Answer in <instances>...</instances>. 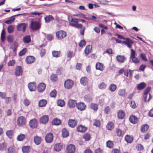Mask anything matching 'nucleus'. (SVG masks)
Returning <instances> with one entry per match:
<instances>
[{
  "mask_svg": "<svg viewBox=\"0 0 153 153\" xmlns=\"http://www.w3.org/2000/svg\"><path fill=\"white\" fill-rule=\"evenodd\" d=\"M56 37L59 39H64L67 36L66 32L63 30H59L56 31Z\"/></svg>",
  "mask_w": 153,
  "mask_h": 153,
  "instance_id": "obj_1",
  "label": "nucleus"
},
{
  "mask_svg": "<svg viewBox=\"0 0 153 153\" xmlns=\"http://www.w3.org/2000/svg\"><path fill=\"white\" fill-rule=\"evenodd\" d=\"M74 84V81L72 80L68 79L64 82V85L65 87L67 89H71Z\"/></svg>",
  "mask_w": 153,
  "mask_h": 153,
  "instance_id": "obj_2",
  "label": "nucleus"
},
{
  "mask_svg": "<svg viewBox=\"0 0 153 153\" xmlns=\"http://www.w3.org/2000/svg\"><path fill=\"white\" fill-rule=\"evenodd\" d=\"M26 123V119L23 116L19 117L17 120V123L19 126H23Z\"/></svg>",
  "mask_w": 153,
  "mask_h": 153,
  "instance_id": "obj_3",
  "label": "nucleus"
},
{
  "mask_svg": "<svg viewBox=\"0 0 153 153\" xmlns=\"http://www.w3.org/2000/svg\"><path fill=\"white\" fill-rule=\"evenodd\" d=\"M23 69L20 66H16L15 68V74L16 76H21L22 74Z\"/></svg>",
  "mask_w": 153,
  "mask_h": 153,
  "instance_id": "obj_4",
  "label": "nucleus"
},
{
  "mask_svg": "<svg viewBox=\"0 0 153 153\" xmlns=\"http://www.w3.org/2000/svg\"><path fill=\"white\" fill-rule=\"evenodd\" d=\"M27 26V25L25 23H21L18 25L17 27V29L19 31H22L24 32Z\"/></svg>",
  "mask_w": 153,
  "mask_h": 153,
  "instance_id": "obj_5",
  "label": "nucleus"
},
{
  "mask_svg": "<svg viewBox=\"0 0 153 153\" xmlns=\"http://www.w3.org/2000/svg\"><path fill=\"white\" fill-rule=\"evenodd\" d=\"M76 107L78 110L80 111H83L85 109L86 105L85 103L83 102H80L77 103Z\"/></svg>",
  "mask_w": 153,
  "mask_h": 153,
  "instance_id": "obj_6",
  "label": "nucleus"
},
{
  "mask_svg": "<svg viewBox=\"0 0 153 153\" xmlns=\"http://www.w3.org/2000/svg\"><path fill=\"white\" fill-rule=\"evenodd\" d=\"M68 153H74L75 151V147L73 144L68 145L66 148Z\"/></svg>",
  "mask_w": 153,
  "mask_h": 153,
  "instance_id": "obj_7",
  "label": "nucleus"
},
{
  "mask_svg": "<svg viewBox=\"0 0 153 153\" xmlns=\"http://www.w3.org/2000/svg\"><path fill=\"white\" fill-rule=\"evenodd\" d=\"M53 135L51 133L47 134L45 137V140L46 142L48 143H50L53 140Z\"/></svg>",
  "mask_w": 153,
  "mask_h": 153,
  "instance_id": "obj_8",
  "label": "nucleus"
},
{
  "mask_svg": "<svg viewBox=\"0 0 153 153\" xmlns=\"http://www.w3.org/2000/svg\"><path fill=\"white\" fill-rule=\"evenodd\" d=\"M31 28L33 30L38 29V22L37 21H31L30 25Z\"/></svg>",
  "mask_w": 153,
  "mask_h": 153,
  "instance_id": "obj_9",
  "label": "nucleus"
},
{
  "mask_svg": "<svg viewBox=\"0 0 153 153\" xmlns=\"http://www.w3.org/2000/svg\"><path fill=\"white\" fill-rule=\"evenodd\" d=\"M29 123L30 127L33 128H36L38 125L37 120L35 119L31 120Z\"/></svg>",
  "mask_w": 153,
  "mask_h": 153,
  "instance_id": "obj_10",
  "label": "nucleus"
},
{
  "mask_svg": "<svg viewBox=\"0 0 153 153\" xmlns=\"http://www.w3.org/2000/svg\"><path fill=\"white\" fill-rule=\"evenodd\" d=\"M35 58L33 56H29L25 58V61L28 64H31L34 62Z\"/></svg>",
  "mask_w": 153,
  "mask_h": 153,
  "instance_id": "obj_11",
  "label": "nucleus"
},
{
  "mask_svg": "<svg viewBox=\"0 0 153 153\" xmlns=\"http://www.w3.org/2000/svg\"><path fill=\"white\" fill-rule=\"evenodd\" d=\"M49 117L48 115L43 116L40 119V122L41 123L45 124L48 122Z\"/></svg>",
  "mask_w": 153,
  "mask_h": 153,
  "instance_id": "obj_12",
  "label": "nucleus"
},
{
  "mask_svg": "<svg viewBox=\"0 0 153 153\" xmlns=\"http://www.w3.org/2000/svg\"><path fill=\"white\" fill-rule=\"evenodd\" d=\"M76 104V100L70 99L68 101V105L70 108H72L75 107Z\"/></svg>",
  "mask_w": 153,
  "mask_h": 153,
  "instance_id": "obj_13",
  "label": "nucleus"
},
{
  "mask_svg": "<svg viewBox=\"0 0 153 153\" xmlns=\"http://www.w3.org/2000/svg\"><path fill=\"white\" fill-rule=\"evenodd\" d=\"M115 133L117 136L120 137H123L124 134V132L118 128L116 129Z\"/></svg>",
  "mask_w": 153,
  "mask_h": 153,
  "instance_id": "obj_14",
  "label": "nucleus"
},
{
  "mask_svg": "<svg viewBox=\"0 0 153 153\" xmlns=\"http://www.w3.org/2000/svg\"><path fill=\"white\" fill-rule=\"evenodd\" d=\"M28 87L30 91H34L36 89V83L34 82H30L28 85Z\"/></svg>",
  "mask_w": 153,
  "mask_h": 153,
  "instance_id": "obj_15",
  "label": "nucleus"
},
{
  "mask_svg": "<svg viewBox=\"0 0 153 153\" xmlns=\"http://www.w3.org/2000/svg\"><path fill=\"white\" fill-rule=\"evenodd\" d=\"M68 125L71 128H74L77 125V121L75 120L70 119L68 121Z\"/></svg>",
  "mask_w": 153,
  "mask_h": 153,
  "instance_id": "obj_16",
  "label": "nucleus"
},
{
  "mask_svg": "<svg viewBox=\"0 0 153 153\" xmlns=\"http://www.w3.org/2000/svg\"><path fill=\"white\" fill-rule=\"evenodd\" d=\"M117 60L120 63H123L126 60V58L123 55H117L116 57Z\"/></svg>",
  "mask_w": 153,
  "mask_h": 153,
  "instance_id": "obj_17",
  "label": "nucleus"
},
{
  "mask_svg": "<svg viewBox=\"0 0 153 153\" xmlns=\"http://www.w3.org/2000/svg\"><path fill=\"white\" fill-rule=\"evenodd\" d=\"M77 130L78 132H84L87 129V128L82 125H79L77 127Z\"/></svg>",
  "mask_w": 153,
  "mask_h": 153,
  "instance_id": "obj_18",
  "label": "nucleus"
},
{
  "mask_svg": "<svg viewBox=\"0 0 153 153\" xmlns=\"http://www.w3.org/2000/svg\"><path fill=\"white\" fill-rule=\"evenodd\" d=\"M125 140L128 143H131L133 140V137L128 135L125 136Z\"/></svg>",
  "mask_w": 153,
  "mask_h": 153,
  "instance_id": "obj_19",
  "label": "nucleus"
},
{
  "mask_svg": "<svg viewBox=\"0 0 153 153\" xmlns=\"http://www.w3.org/2000/svg\"><path fill=\"white\" fill-rule=\"evenodd\" d=\"M96 68L97 70L102 71L104 70V66L102 64L98 62L96 64Z\"/></svg>",
  "mask_w": 153,
  "mask_h": 153,
  "instance_id": "obj_20",
  "label": "nucleus"
},
{
  "mask_svg": "<svg viewBox=\"0 0 153 153\" xmlns=\"http://www.w3.org/2000/svg\"><path fill=\"white\" fill-rule=\"evenodd\" d=\"M46 87V84L43 82L39 84V92H42L45 89Z\"/></svg>",
  "mask_w": 153,
  "mask_h": 153,
  "instance_id": "obj_21",
  "label": "nucleus"
},
{
  "mask_svg": "<svg viewBox=\"0 0 153 153\" xmlns=\"http://www.w3.org/2000/svg\"><path fill=\"white\" fill-rule=\"evenodd\" d=\"M129 120L131 123L134 124L137 122L138 119L135 116L132 115L130 117Z\"/></svg>",
  "mask_w": 153,
  "mask_h": 153,
  "instance_id": "obj_22",
  "label": "nucleus"
},
{
  "mask_svg": "<svg viewBox=\"0 0 153 153\" xmlns=\"http://www.w3.org/2000/svg\"><path fill=\"white\" fill-rule=\"evenodd\" d=\"M146 86V84L144 82H141L137 86V89L139 90L143 89Z\"/></svg>",
  "mask_w": 153,
  "mask_h": 153,
  "instance_id": "obj_23",
  "label": "nucleus"
},
{
  "mask_svg": "<svg viewBox=\"0 0 153 153\" xmlns=\"http://www.w3.org/2000/svg\"><path fill=\"white\" fill-rule=\"evenodd\" d=\"M126 41H124L123 43L126 44L129 48H131V46L130 44H133L134 42L131 40L130 39L128 38H126Z\"/></svg>",
  "mask_w": 153,
  "mask_h": 153,
  "instance_id": "obj_24",
  "label": "nucleus"
},
{
  "mask_svg": "<svg viewBox=\"0 0 153 153\" xmlns=\"http://www.w3.org/2000/svg\"><path fill=\"white\" fill-rule=\"evenodd\" d=\"M114 124L113 122L111 121L109 122L106 126V128L109 130H112L114 128Z\"/></svg>",
  "mask_w": 153,
  "mask_h": 153,
  "instance_id": "obj_25",
  "label": "nucleus"
},
{
  "mask_svg": "<svg viewBox=\"0 0 153 153\" xmlns=\"http://www.w3.org/2000/svg\"><path fill=\"white\" fill-rule=\"evenodd\" d=\"M80 82L83 85H85L87 83V79L86 77H82L80 79Z\"/></svg>",
  "mask_w": 153,
  "mask_h": 153,
  "instance_id": "obj_26",
  "label": "nucleus"
},
{
  "mask_svg": "<svg viewBox=\"0 0 153 153\" xmlns=\"http://www.w3.org/2000/svg\"><path fill=\"white\" fill-rule=\"evenodd\" d=\"M77 23H70V25L71 26L76 28H81L82 27V25L81 24H78Z\"/></svg>",
  "mask_w": 153,
  "mask_h": 153,
  "instance_id": "obj_27",
  "label": "nucleus"
},
{
  "mask_svg": "<svg viewBox=\"0 0 153 153\" xmlns=\"http://www.w3.org/2000/svg\"><path fill=\"white\" fill-rule=\"evenodd\" d=\"M91 46L87 45L86 46L84 50V52L86 55H88L91 51Z\"/></svg>",
  "mask_w": 153,
  "mask_h": 153,
  "instance_id": "obj_28",
  "label": "nucleus"
},
{
  "mask_svg": "<svg viewBox=\"0 0 153 153\" xmlns=\"http://www.w3.org/2000/svg\"><path fill=\"white\" fill-rule=\"evenodd\" d=\"M62 134L63 137H66L69 136V131L66 128H64L62 130Z\"/></svg>",
  "mask_w": 153,
  "mask_h": 153,
  "instance_id": "obj_29",
  "label": "nucleus"
},
{
  "mask_svg": "<svg viewBox=\"0 0 153 153\" xmlns=\"http://www.w3.org/2000/svg\"><path fill=\"white\" fill-rule=\"evenodd\" d=\"M118 117L120 119H123L125 117V113L122 110H120L117 113Z\"/></svg>",
  "mask_w": 153,
  "mask_h": 153,
  "instance_id": "obj_30",
  "label": "nucleus"
},
{
  "mask_svg": "<svg viewBox=\"0 0 153 153\" xmlns=\"http://www.w3.org/2000/svg\"><path fill=\"white\" fill-rule=\"evenodd\" d=\"M47 103V101L46 100L42 99L39 101V106L43 107L45 106Z\"/></svg>",
  "mask_w": 153,
  "mask_h": 153,
  "instance_id": "obj_31",
  "label": "nucleus"
},
{
  "mask_svg": "<svg viewBox=\"0 0 153 153\" xmlns=\"http://www.w3.org/2000/svg\"><path fill=\"white\" fill-rule=\"evenodd\" d=\"M149 126L147 124L143 125L141 128V131L142 133H145L148 129Z\"/></svg>",
  "mask_w": 153,
  "mask_h": 153,
  "instance_id": "obj_32",
  "label": "nucleus"
},
{
  "mask_svg": "<svg viewBox=\"0 0 153 153\" xmlns=\"http://www.w3.org/2000/svg\"><path fill=\"white\" fill-rule=\"evenodd\" d=\"M23 42L25 43H28L31 42L30 36V35H27L23 38Z\"/></svg>",
  "mask_w": 153,
  "mask_h": 153,
  "instance_id": "obj_33",
  "label": "nucleus"
},
{
  "mask_svg": "<svg viewBox=\"0 0 153 153\" xmlns=\"http://www.w3.org/2000/svg\"><path fill=\"white\" fill-rule=\"evenodd\" d=\"M62 146L60 143L56 144L54 146V149L57 152L60 151L62 149Z\"/></svg>",
  "mask_w": 153,
  "mask_h": 153,
  "instance_id": "obj_34",
  "label": "nucleus"
},
{
  "mask_svg": "<svg viewBox=\"0 0 153 153\" xmlns=\"http://www.w3.org/2000/svg\"><path fill=\"white\" fill-rule=\"evenodd\" d=\"M45 21L47 22H49L52 20H54V18L51 15H49L46 16L45 18Z\"/></svg>",
  "mask_w": 153,
  "mask_h": 153,
  "instance_id": "obj_35",
  "label": "nucleus"
},
{
  "mask_svg": "<svg viewBox=\"0 0 153 153\" xmlns=\"http://www.w3.org/2000/svg\"><path fill=\"white\" fill-rule=\"evenodd\" d=\"M61 123V120L57 118L53 119L52 122V124L54 125H59Z\"/></svg>",
  "mask_w": 153,
  "mask_h": 153,
  "instance_id": "obj_36",
  "label": "nucleus"
},
{
  "mask_svg": "<svg viewBox=\"0 0 153 153\" xmlns=\"http://www.w3.org/2000/svg\"><path fill=\"white\" fill-rule=\"evenodd\" d=\"M52 54L53 56L55 57H59L61 55V52L60 51H52Z\"/></svg>",
  "mask_w": 153,
  "mask_h": 153,
  "instance_id": "obj_37",
  "label": "nucleus"
},
{
  "mask_svg": "<svg viewBox=\"0 0 153 153\" xmlns=\"http://www.w3.org/2000/svg\"><path fill=\"white\" fill-rule=\"evenodd\" d=\"M90 108L94 111H97L98 109V105L97 104L91 103L90 105Z\"/></svg>",
  "mask_w": 153,
  "mask_h": 153,
  "instance_id": "obj_38",
  "label": "nucleus"
},
{
  "mask_svg": "<svg viewBox=\"0 0 153 153\" xmlns=\"http://www.w3.org/2000/svg\"><path fill=\"white\" fill-rule=\"evenodd\" d=\"M25 134H21L18 136L17 139L18 141H22L25 139Z\"/></svg>",
  "mask_w": 153,
  "mask_h": 153,
  "instance_id": "obj_39",
  "label": "nucleus"
},
{
  "mask_svg": "<svg viewBox=\"0 0 153 153\" xmlns=\"http://www.w3.org/2000/svg\"><path fill=\"white\" fill-rule=\"evenodd\" d=\"M30 147L26 146L22 148V151L23 153H28L30 152Z\"/></svg>",
  "mask_w": 153,
  "mask_h": 153,
  "instance_id": "obj_40",
  "label": "nucleus"
},
{
  "mask_svg": "<svg viewBox=\"0 0 153 153\" xmlns=\"http://www.w3.org/2000/svg\"><path fill=\"white\" fill-rule=\"evenodd\" d=\"M68 20L70 21L71 23H77L78 22V19H73L72 17H70L69 16H68Z\"/></svg>",
  "mask_w": 153,
  "mask_h": 153,
  "instance_id": "obj_41",
  "label": "nucleus"
},
{
  "mask_svg": "<svg viewBox=\"0 0 153 153\" xmlns=\"http://www.w3.org/2000/svg\"><path fill=\"white\" fill-rule=\"evenodd\" d=\"M117 88V86L114 84H111L109 87V89L112 92L114 91Z\"/></svg>",
  "mask_w": 153,
  "mask_h": 153,
  "instance_id": "obj_42",
  "label": "nucleus"
},
{
  "mask_svg": "<svg viewBox=\"0 0 153 153\" xmlns=\"http://www.w3.org/2000/svg\"><path fill=\"white\" fill-rule=\"evenodd\" d=\"M27 51V49L26 48H24L21 51H20L19 53V55L20 56H21L23 55H24L26 53Z\"/></svg>",
  "mask_w": 153,
  "mask_h": 153,
  "instance_id": "obj_43",
  "label": "nucleus"
},
{
  "mask_svg": "<svg viewBox=\"0 0 153 153\" xmlns=\"http://www.w3.org/2000/svg\"><path fill=\"white\" fill-rule=\"evenodd\" d=\"M14 29V27L13 25H9L7 28L8 32L9 33H12Z\"/></svg>",
  "mask_w": 153,
  "mask_h": 153,
  "instance_id": "obj_44",
  "label": "nucleus"
},
{
  "mask_svg": "<svg viewBox=\"0 0 153 153\" xmlns=\"http://www.w3.org/2000/svg\"><path fill=\"white\" fill-rule=\"evenodd\" d=\"M50 78L51 80L53 82H56L58 79V77L55 74L51 75L50 76Z\"/></svg>",
  "mask_w": 153,
  "mask_h": 153,
  "instance_id": "obj_45",
  "label": "nucleus"
},
{
  "mask_svg": "<svg viewBox=\"0 0 153 153\" xmlns=\"http://www.w3.org/2000/svg\"><path fill=\"white\" fill-rule=\"evenodd\" d=\"M5 31L4 29H3L1 34V39L3 42H4L5 39Z\"/></svg>",
  "mask_w": 153,
  "mask_h": 153,
  "instance_id": "obj_46",
  "label": "nucleus"
},
{
  "mask_svg": "<svg viewBox=\"0 0 153 153\" xmlns=\"http://www.w3.org/2000/svg\"><path fill=\"white\" fill-rule=\"evenodd\" d=\"M107 86L106 84L104 82H102L99 84L98 87L100 89H105Z\"/></svg>",
  "mask_w": 153,
  "mask_h": 153,
  "instance_id": "obj_47",
  "label": "nucleus"
},
{
  "mask_svg": "<svg viewBox=\"0 0 153 153\" xmlns=\"http://www.w3.org/2000/svg\"><path fill=\"white\" fill-rule=\"evenodd\" d=\"M11 19L5 21V23L8 25L12 24L15 21V18L13 17V16L11 17Z\"/></svg>",
  "mask_w": 153,
  "mask_h": 153,
  "instance_id": "obj_48",
  "label": "nucleus"
},
{
  "mask_svg": "<svg viewBox=\"0 0 153 153\" xmlns=\"http://www.w3.org/2000/svg\"><path fill=\"white\" fill-rule=\"evenodd\" d=\"M83 138L86 141H89L91 138L90 135L88 133H85L83 135Z\"/></svg>",
  "mask_w": 153,
  "mask_h": 153,
  "instance_id": "obj_49",
  "label": "nucleus"
},
{
  "mask_svg": "<svg viewBox=\"0 0 153 153\" xmlns=\"http://www.w3.org/2000/svg\"><path fill=\"white\" fill-rule=\"evenodd\" d=\"M57 105L60 106L62 107L65 105V102L63 100H59L57 102Z\"/></svg>",
  "mask_w": 153,
  "mask_h": 153,
  "instance_id": "obj_50",
  "label": "nucleus"
},
{
  "mask_svg": "<svg viewBox=\"0 0 153 153\" xmlns=\"http://www.w3.org/2000/svg\"><path fill=\"white\" fill-rule=\"evenodd\" d=\"M106 145L109 148H112L114 146L113 142L111 140H109L107 142Z\"/></svg>",
  "mask_w": 153,
  "mask_h": 153,
  "instance_id": "obj_51",
  "label": "nucleus"
},
{
  "mask_svg": "<svg viewBox=\"0 0 153 153\" xmlns=\"http://www.w3.org/2000/svg\"><path fill=\"white\" fill-rule=\"evenodd\" d=\"M119 94L121 96L124 97L126 94L125 90L120 89L118 91Z\"/></svg>",
  "mask_w": 153,
  "mask_h": 153,
  "instance_id": "obj_52",
  "label": "nucleus"
},
{
  "mask_svg": "<svg viewBox=\"0 0 153 153\" xmlns=\"http://www.w3.org/2000/svg\"><path fill=\"white\" fill-rule=\"evenodd\" d=\"M93 125L94 126H96L100 127L101 125V122L99 120H95L94 121Z\"/></svg>",
  "mask_w": 153,
  "mask_h": 153,
  "instance_id": "obj_53",
  "label": "nucleus"
},
{
  "mask_svg": "<svg viewBox=\"0 0 153 153\" xmlns=\"http://www.w3.org/2000/svg\"><path fill=\"white\" fill-rule=\"evenodd\" d=\"M6 144L3 143L0 144V150L1 151L4 150L6 149Z\"/></svg>",
  "mask_w": 153,
  "mask_h": 153,
  "instance_id": "obj_54",
  "label": "nucleus"
},
{
  "mask_svg": "<svg viewBox=\"0 0 153 153\" xmlns=\"http://www.w3.org/2000/svg\"><path fill=\"white\" fill-rule=\"evenodd\" d=\"M7 39L8 42L9 43H12L13 40V37L12 35H9L7 36Z\"/></svg>",
  "mask_w": 153,
  "mask_h": 153,
  "instance_id": "obj_55",
  "label": "nucleus"
},
{
  "mask_svg": "<svg viewBox=\"0 0 153 153\" xmlns=\"http://www.w3.org/2000/svg\"><path fill=\"white\" fill-rule=\"evenodd\" d=\"M86 44V41L84 40H82L79 43V46L80 47L82 48L85 46Z\"/></svg>",
  "mask_w": 153,
  "mask_h": 153,
  "instance_id": "obj_56",
  "label": "nucleus"
},
{
  "mask_svg": "<svg viewBox=\"0 0 153 153\" xmlns=\"http://www.w3.org/2000/svg\"><path fill=\"white\" fill-rule=\"evenodd\" d=\"M151 87H147L144 90V94L145 95H147L149 93L151 90Z\"/></svg>",
  "mask_w": 153,
  "mask_h": 153,
  "instance_id": "obj_57",
  "label": "nucleus"
},
{
  "mask_svg": "<svg viewBox=\"0 0 153 153\" xmlns=\"http://www.w3.org/2000/svg\"><path fill=\"white\" fill-rule=\"evenodd\" d=\"M8 153H15V150L12 146L9 147L7 149Z\"/></svg>",
  "mask_w": 153,
  "mask_h": 153,
  "instance_id": "obj_58",
  "label": "nucleus"
},
{
  "mask_svg": "<svg viewBox=\"0 0 153 153\" xmlns=\"http://www.w3.org/2000/svg\"><path fill=\"white\" fill-rule=\"evenodd\" d=\"M57 92L56 90L54 89L50 93V96L51 97H55L56 96Z\"/></svg>",
  "mask_w": 153,
  "mask_h": 153,
  "instance_id": "obj_59",
  "label": "nucleus"
},
{
  "mask_svg": "<svg viewBox=\"0 0 153 153\" xmlns=\"http://www.w3.org/2000/svg\"><path fill=\"white\" fill-rule=\"evenodd\" d=\"M74 16H77L80 18H85L86 19H88L86 17L85 15V14L81 13H79L78 14H75L74 15Z\"/></svg>",
  "mask_w": 153,
  "mask_h": 153,
  "instance_id": "obj_60",
  "label": "nucleus"
},
{
  "mask_svg": "<svg viewBox=\"0 0 153 153\" xmlns=\"http://www.w3.org/2000/svg\"><path fill=\"white\" fill-rule=\"evenodd\" d=\"M84 100L87 102L90 101L91 100V97L89 95H85L84 97Z\"/></svg>",
  "mask_w": 153,
  "mask_h": 153,
  "instance_id": "obj_61",
  "label": "nucleus"
},
{
  "mask_svg": "<svg viewBox=\"0 0 153 153\" xmlns=\"http://www.w3.org/2000/svg\"><path fill=\"white\" fill-rule=\"evenodd\" d=\"M16 62L15 60L12 59L10 61L7 63L8 66H13L15 64Z\"/></svg>",
  "mask_w": 153,
  "mask_h": 153,
  "instance_id": "obj_62",
  "label": "nucleus"
},
{
  "mask_svg": "<svg viewBox=\"0 0 153 153\" xmlns=\"http://www.w3.org/2000/svg\"><path fill=\"white\" fill-rule=\"evenodd\" d=\"M136 148L139 151H141L143 149V146L140 144H137L136 146Z\"/></svg>",
  "mask_w": 153,
  "mask_h": 153,
  "instance_id": "obj_63",
  "label": "nucleus"
},
{
  "mask_svg": "<svg viewBox=\"0 0 153 153\" xmlns=\"http://www.w3.org/2000/svg\"><path fill=\"white\" fill-rule=\"evenodd\" d=\"M13 133V131L10 130L7 131L6 133V134L8 137L9 138H10L12 136Z\"/></svg>",
  "mask_w": 153,
  "mask_h": 153,
  "instance_id": "obj_64",
  "label": "nucleus"
}]
</instances>
